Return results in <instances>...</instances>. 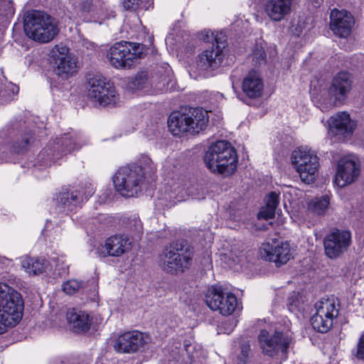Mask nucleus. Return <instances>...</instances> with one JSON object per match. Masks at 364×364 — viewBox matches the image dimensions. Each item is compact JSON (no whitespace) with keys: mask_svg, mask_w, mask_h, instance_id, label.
I'll use <instances>...</instances> for the list:
<instances>
[{"mask_svg":"<svg viewBox=\"0 0 364 364\" xmlns=\"http://www.w3.org/2000/svg\"><path fill=\"white\" fill-rule=\"evenodd\" d=\"M147 83V74L142 72L136 75L134 79L132 82V87L134 89L141 90L146 87Z\"/></svg>","mask_w":364,"mask_h":364,"instance_id":"nucleus-33","label":"nucleus"},{"mask_svg":"<svg viewBox=\"0 0 364 364\" xmlns=\"http://www.w3.org/2000/svg\"><path fill=\"white\" fill-rule=\"evenodd\" d=\"M87 80V95L92 102L102 107H115L120 104V97L115 87L102 75L90 73Z\"/></svg>","mask_w":364,"mask_h":364,"instance_id":"nucleus-7","label":"nucleus"},{"mask_svg":"<svg viewBox=\"0 0 364 364\" xmlns=\"http://www.w3.org/2000/svg\"><path fill=\"white\" fill-rule=\"evenodd\" d=\"M266 54L262 49H257L254 52V58L256 59L257 62L260 63L262 61H264Z\"/></svg>","mask_w":364,"mask_h":364,"instance_id":"nucleus-43","label":"nucleus"},{"mask_svg":"<svg viewBox=\"0 0 364 364\" xmlns=\"http://www.w3.org/2000/svg\"><path fill=\"white\" fill-rule=\"evenodd\" d=\"M183 191H182V188H180V190L178 191V194L181 193V197H183V195H182V192H183Z\"/></svg>","mask_w":364,"mask_h":364,"instance_id":"nucleus-45","label":"nucleus"},{"mask_svg":"<svg viewBox=\"0 0 364 364\" xmlns=\"http://www.w3.org/2000/svg\"><path fill=\"white\" fill-rule=\"evenodd\" d=\"M70 326L75 332L87 331L91 326V320L89 315L76 309H69L66 314Z\"/></svg>","mask_w":364,"mask_h":364,"instance_id":"nucleus-26","label":"nucleus"},{"mask_svg":"<svg viewBox=\"0 0 364 364\" xmlns=\"http://www.w3.org/2000/svg\"><path fill=\"white\" fill-rule=\"evenodd\" d=\"M14 13L12 4L7 0H0V16L4 18Z\"/></svg>","mask_w":364,"mask_h":364,"instance_id":"nucleus-36","label":"nucleus"},{"mask_svg":"<svg viewBox=\"0 0 364 364\" xmlns=\"http://www.w3.org/2000/svg\"><path fill=\"white\" fill-rule=\"evenodd\" d=\"M80 6V10L85 13H88L92 9V4L90 0L82 1Z\"/></svg>","mask_w":364,"mask_h":364,"instance_id":"nucleus-42","label":"nucleus"},{"mask_svg":"<svg viewBox=\"0 0 364 364\" xmlns=\"http://www.w3.org/2000/svg\"><path fill=\"white\" fill-rule=\"evenodd\" d=\"M352 354L359 360H364V331L360 336L356 347L352 350Z\"/></svg>","mask_w":364,"mask_h":364,"instance_id":"nucleus-35","label":"nucleus"},{"mask_svg":"<svg viewBox=\"0 0 364 364\" xmlns=\"http://www.w3.org/2000/svg\"><path fill=\"white\" fill-rule=\"evenodd\" d=\"M79 141L80 139L77 136L65 134L54 142L53 151L50 147H47L39 154L38 157L43 160L45 165H48V161L50 159L59 160L68 154L78 150L80 148V146L78 145Z\"/></svg>","mask_w":364,"mask_h":364,"instance_id":"nucleus-14","label":"nucleus"},{"mask_svg":"<svg viewBox=\"0 0 364 364\" xmlns=\"http://www.w3.org/2000/svg\"><path fill=\"white\" fill-rule=\"evenodd\" d=\"M258 341L262 353L272 357L279 353H286L292 343V336L287 331H276L272 333L263 329L259 332Z\"/></svg>","mask_w":364,"mask_h":364,"instance_id":"nucleus-12","label":"nucleus"},{"mask_svg":"<svg viewBox=\"0 0 364 364\" xmlns=\"http://www.w3.org/2000/svg\"><path fill=\"white\" fill-rule=\"evenodd\" d=\"M205 302L213 311H217L224 316L232 314L237 306V297L221 287L213 286L205 295Z\"/></svg>","mask_w":364,"mask_h":364,"instance_id":"nucleus-13","label":"nucleus"},{"mask_svg":"<svg viewBox=\"0 0 364 364\" xmlns=\"http://www.w3.org/2000/svg\"><path fill=\"white\" fill-rule=\"evenodd\" d=\"M83 287V283L76 279H71L63 284V291L68 294H73Z\"/></svg>","mask_w":364,"mask_h":364,"instance_id":"nucleus-32","label":"nucleus"},{"mask_svg":"<svg viewBox=\"0 0 364 364\" xmlns=\"http://www.w3.org/2000/svg\"><path fill=\"white\" fill-rule=\"evenodd\" d=\"M21 294L5 283H0V334L15 326L23 316Z\"/></svg>","mask_w":364,"mask_h":364,"instance_id":"nucleus-4","label":"nucleus"},{"mask_svg":"<svg viewBox=\"0 0 364 364\" xmlns=\"http://www.w3.org/2000/svg\"><path fill=\"white\" fill-rule=\"evenodd\" d=\"M204 162L213 173L225 176L232 174L237 168V154L230 142L221 140L211 144L205 151Z\"/></svg>","mask_w":364,"mask_h":364,"instance_id":"nucleus-2","label":"nucleus"},{"mask_svg":"<svg viewBox=\"0 0 364 364\" xmlns=\"http://www.w3.org/2000/svg\"><path fill=\"white\" fill-rule=\"evenodd\" d=\"M51 364H87L80 357L70 356L57 358L52 361Z\"/></svg>","mask_w":364,"mask_h":364,"instance_id":"nucleus-34","label":"nucleus"},{"mask_svg":"<svg viewBox=\"0 0 364 364\" xmlns=\"http://www.w3.org/2000/svg\"><path fill=\"white\" fill-rule=\"evenodd\" d=\"M291 163L299 174L301 180L310 184L316 179L319 167L318 157L308 147H299L291 154Z\"/></svg>","mask_w":364,"mask_h":364,"instance_id":"nucleus-10","label":"nucleus"},{"mask_svg":"<svg viewBox=\"0 0 364 364\" xmlns=\"http://www.w3.org/2000/svg\"><path fill=\"white\" fill-rule=\"evenodd\" d=\"M182 191H184L185 193L188 195H192V191L189 189V188L186 186V184L183 185L182 187Z\"/></svg>","mask_w":364,"mask_h":364,"instance_id":"nucleus-44","label":"nucleus"},{"mask_svg":"<svg viewBox=\"0 0 364 364\" xmlns=\"http://www.w3.org/2000/svg\"><path fill=\"white\" fill-rule=\"evenodd\" d=\"M275 210L272 208L269 207L268 205H265L262 208L260 211L258 213L259 218H263L264 220H268L273 218L275 215Z\"/></svg>","mask_w":364,"mask_h":364,"instance_id":"nucleus-38","label":"nucleus"},{"mask_svg":"<svg viewBox=\"0 0 364 364\" xmlns=\"http://www.w3.org/2000/svg\"><path fill=\"white\" fill-rule=\"evenodd\" d=\"M132 243V239L126 235H114L107 238L104 244L97 247L96 253L101 257H121L131 251Z\"/></svg>","mask_w":364,"mask_h":364,"instance_id":"nucleus-15","label":"nucleus"},{"mask_svg":"<svg viewBox=\"0 0 364 364\" xmlns=\"http://www.w3.org/2000/svg\"><path fill=\"white\" fill-rule=\"evenodd\" d=\"M330 205V198L322 196L313 198L308 205V210L312 213L322 215L326 213Z\"/></svg>","mask_w":364,"mask_h":364,"instance_id":"nucleus-29","label":"nucleus"},{"mask_svg":"<svg viewBox=\"0 0 364 364\" xmlns=\"http://www.w3.org/2000/svg\"><path fill=\"white\" fill-rule=\"evenodd\" d=\"M24 31L35 41L46 43L51 41L59 33L57 21L45 12L33 11L24 18Z\"/></svg>","mask_w":364,"mask_h":364,"instance_id":"nucleus-3","label":"nucleus"},{"mask_svg":"<svg viewBox=\"0 0 364 364\" xmlns=\"http://www.w3.org/2000/svg\"><path fill=\"white\" fill-rule=\"evenodd\" d=\"M350 242L351 235L350 232L336 230L324 238L325 253L331 259L337 258L347 251Z\"/></svg>","mask_w":364,"mask_h":364,"instance_id":"nucleus-18","label":"nucleus"},{"mask_svg":"<svg viewBox=\"0 0 364 364\" xmlns=\"http://www.w3.org/2000/svg\"><path fill=\"white\" fill-rule=\"evenodd\" d=\"M22 267L31 275L43 273L48 268V262L44 258L26 257L22 260Z\"/></svg>","mask_w":364,"mask_h":364,"instance_id":"nucleus-27","label":"nucleus"},{"mask_svg":"<svg viewBox=\"0 0 364 364\" xmlns=\"http://www.w3.org/2000/svg\"><path fill=\"white\" fill-rule=\"evenodd\" d=\"M144 0H123L122 4L126 9H136Z\"/></svg>","mask_w":364,"mask_h":364,"instance_id":"nucleus-40","label":"nucleus"},{"mask_svg":"<svg viewBox=\"0 0 364 364\" xmlns=\"http://www.w3.org/2000/svg\"><path fill=\"white\" fill-rule=\"evenodd\" d=\"M329 128L335 134L346 135L353 132V124L349 114L341 112L331 117Z\"/></svg>","mask_w":364,"mask_h":364,"instance_id":"nucleus-24","label":"nucleus"},{"mask_svg":"<svg viewBox=\"0 0 364 364\" xmlns=\"http://www.w3.org/2000/svg\"><path fill=\"white\" fill-rule=\"evenodd\" d=\"M144 344L141 333L137 331L126 332L115 341L114 348L119 353H131L137 351Z\"/></svg>","mask_w":364,"mask_h":364,"instance_id":"nucleus-22","label":"nucleus"},{"mask_svg":"<svg viewBox=\"0 0 364 364\" xmlns=\"http://www.w3.org/2000/svg\"><path fill=\"white\" fill-rule=\"evenodd\" d=\"M242 91L250 98L261 96L264 87L263 82L256 71H250L242 81Z\"/></svg>","mask_w":364,"mask_h":364,"instance_id":"nucleus-25","label":"nucleus"},{"mask_svg":"<svg viewBox=\"0 0 364 364\" xmlns=\"http://www.w3.org/2000/svg\"><path fill=\"white\" fill-rule=\"evenodd\" d=\"M192 258L193 252L190 247L176 243L163 250L159 256L158 263L164 272L176 274L189 268Z\"/></svg>","mask_w":364,"mask_h":364,"instance_id":"nucleus-8","label":"nucleus"},{"mask_svg":"<svg viewBox=\"0 0 364 364\" xmlns=\"http://www.w3.org/2000/svg\"><path fill=\"white\" fill-rule=\"evenodd\" d=\"M292 0H267L264 11L274 21H282L291 12Z\"/></svg>","mask_w":364,"mask_h":364,"instance_id":"nucleus-23","label":"nucleus"},{"mask_svg":"<svg viewBox=\"0 0 364 364\" xmlns=\"http://www.w3.org/2000/svg\"><path fill=\"white\" fill-rule=\"evenodd\" d=\"M353 87V80L347 72L338 73L332 80L328 93L333 105L342 104Z\"/></svg>","mask_w":364,"mask_h":364,"instance_id":"nucleus-19","label":"nucleus"},{"mask_svg":"<svg viewBox=\"0 0 364 364\" xmlns=\"http://www.w3.org/2000/svg\"><path fill=\"white\" fill-rule=\"evenodd\" d=\"M144 48L140 43L118 42L109 48L107 58L115 68H130L142 58Z\"/></svg>","mask_w":364,"mask_h":364,"instance_id":"nucleus-9","label":"nucleus"},{"mask_svg":"<svg viewBox=\"0 0 364 364\" xmlns=\"http://www.w3.org/2000/svg\"><path fill=\"white\" fill-rule=\"evenodd\" d=\"M56 200L63 208L73 210V207L76 206L81 201V197L77 191H63L57 196Z\"/></svg>","mask_w":364,"mask_h":364,"instance_id":"nucleus-28","label":"nucleus"},{"mask_svg":"<svg viewBox=\"0 0 364 364\" xmlns=\"http://www.w3.org/2000/svg\"><path fill=\"white\" fill-rule=\"evenodd\" d=\"M252 357L250 346L248 342L240 344V352L236 355L237 364H247Z\"/></svg>","mask_w":364,"mask_h":364,"instance_id":"nucleus-30","label":"nucleus"},{"mask_svg":"<svg viewBox=\"0 0 364 364\" xmlns=\"http://www.w3.org/2000/svg\"><path fill=\"white\" fill-rule=\"evenodd\" d=\"M178 188H179V186H176L175 185L174 187H173L174 191H176Z\"/></svg>","mask_w":364,"mask_h":364,"instance_id":"nucleus-46","label":"nucleus"},{"mask_svg":"<svg viewBox=\"0 0 364 364\" xmlns=\"http://www.w3.org/2000/svg\"><path fill=\"white\" fill-rule=\"evenodd\" d=\"M147 166H132L121 167L115 173L113 183L116 191L123 197H134L141 191L146 174H151L155 171L151 159H143Z\"/></svg>","mask_w":364,"mask_h":364,"instance_id":"nucleus-1","label":"nucleus"},{"mask_svg":"<svg viewBox=\"0 0 364 364\" xmlns=\"http://www.w3.org/2000/svg\"><path fill=\"white\" fill-rule=\"evenodd\" d=\"M171 82L170 78H167V77L164 76L162 77L161 80L159 82L157 88L161 90H167L168 89V85Z\"/></svg>","mask_w":364,"mask_h":364,"instance_id":"nucleus-41","label":"nucleus"},{"mask_svg":"<svg viewBox=\"0 0 364 364\" xmlns=\"http://www.w3.org/2000/svg\"><path fill=\"white\" fill-rule=\"evenodd\" d=\"M316 313L311 322L313 328L320 333H327L338 316L339 304L334 299H321L315 304Z\"/></svg>","mask_w":364,"mask_h":364,"instance_id":"nucleus-11","label":"nucleus"},{"mask_svg":"<svg viewBox=\"0 0 364 364\" xmlns=\"http://www.w3.org/2000/svg\"><path fill=\"white\" fill-rule=\"evenodd\" d=\"M279 202V195L276 192H271L267 198V202L265 205H268L270 208L276 210Z\"/></svg>","mask_w":364,"mask_h":364,"instance_id":"nucleus-39","label":"nucleus"},{"mask_svg":"<svg viewBox=\"0 0 364 364\" xmlns=\"http://www.w3.org/2000/svg\"><path fill=\"white\" fill-rule=\"evenodd\" d=\"M330 18V27L335 35L341 38H346L350 35L355 23L350 13L335 9L331 11Z\"/></svg>","mask_w":364,"mask_h":364,"instance_id":"nucleus-21","label":"nucleus"},{"mask_svg":"<svg viewBox=\"0 0 364 364\" xmlns=\"http://www.w3.org/2000/svg\"><path fill=\"white\" fill-rule=\"evenodd\" d=\"M221 34L225 35L222 32L217 33V34L215 35L210 30H204L203 31H202L200 33V38L206 42H210V41H214V43H213V45L215 46V38L218 36H220Z\"/></svg>","mask_w":364,"mask_h":364,"instance_id":"nucleus-37","label":"nucleus"},{"mask_svg":"<svg viewBox=\"0 0 364 364\" xmlns=\"http://www.w3.org/2000/svg\"><path fill=\"white\" fill-rule=\"evenodd\" d=\"M33 135L26 134L23 136L21 141H16L12 145V151L16 154H23L27 151L30 144L32 142Z\"/></svg>","mask_w":364,"mask_h":364,"instance_id":"nucleus-31","label":"nucleus"},{"mask_svg":"<svg viewBox=\"0 0 364 364\" xmlns=\"http://www.w3.org/2000/svg\"><path fill=\"white\" fill-rule=\"evenodd\" d=\"M260 255L263 259L274 262L277 267L286 264L291 257L289 244L279 240L262 244Z\"/></svg>","mask_w":364,"mask_h":364,"instance_id":"nucleus-16","label":"nucleus"},{"mask_svg":"<svg viewBox=\"0 0 364 364\" xmlns=\"http://www.w3.org/2000/svg\"><path fill=\"white\" fill-rule=\"evenodd\" d=\"M68 48L66 46L56 45L51 51V55L55 60L54 71L63 79L72 77L77 73L76 60L68 55Z\"/></svg>","mask_w":364,"mask_h":364,"instance_id":"nucleus-17","label":"nucleus"},{"mask_svg":"<svg viewBox=\"0 0 364 364\" xmlns=\"http://www.w3.org/2000/svg\"><path fill=\"white\" fill-rule=\"evenodd\" d=\"M208 122V116L205 110L192 108L186 113L172 112L168 119V127L174 136L187 133L196 134L206 127Z\"/></svg>","mask_w":364,"mask_h":364,"instance_id":"nucleus-5","label":"nucleus"},{"mask_svg":"<svg viewBox=\"0 0 364 364\" xmlns=\"http://www.w3.org/2000/svg\"><path fill=\"white\" fill-rule=\"evenodd\" d=\"M226 46L225 35L215 38V46L212 45L211 49H206L198 55L196 63L191 67L189 74L191 77H207L211 75L212 70L218 68L223 58V49Z\"/></svg>","mask_w":364,"mask_h":364,"instance_id":"nucleus-6","label":"nucleus"},{"mask_svg":"<svg viewBox=\"0 0 364 364\" xmlns=\"http://www.w3.org/2000/svg\"><path fill=\"white\" fill-rule=\"evenodd\" d=\"M360 173L359 165L350 159H342L339 161L334 178L335 184L343 188L357 180Z\"/></svg>","mask_w":364,"mask_h":364,"instance_id":"nucleus-20","label":"nucleus"}]
</instances>
